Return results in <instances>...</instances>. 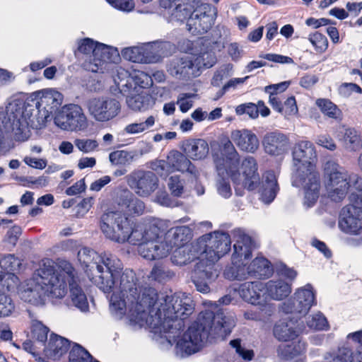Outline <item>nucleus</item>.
Returning a JSON list of instances; mask_svg holds the SVG:
<instances>
[{
  "mask_svg": "<svg viewBox=\"0 0 362 362\" xmlns=\"http://www.w3.org/2000/svg\"><path fill=\"white\" fill-rule=\"evenodd\" d=\"M90 280L105 293L113 292L110 310L119 317L127 313L130 320L139 326L147 325L155 333L167 334L168 341H176V354L183 358L199 351L211 337L224 339L230 334V313L206 311L199 314L179 339L183 320L194 311V302L185 293H158L151 287L142 288L135 274L126 270L120 274L122 264L111 254L99 255L88 247L78 252Z\"/></svg>",
  "mask_w": 362,
  "mask_h": 362,
  "instance_id": "f257e3e1",
  "label": "nucleus"
},
{
  "mask_svg": "<svg viewBox=\"0 0 362 362\" xmlns=\"http://www.w3.org/2000/svg\"><path fill=\"white\" fill-rule=\"evenodd\" d=\"M67 284L73 305L81 310H86L88 300L81 286L78 272L64 259L59 260L57 266L50 259H42L21 292V298L34 305L43 304L45 298L49 296L62 298L66 294Z\"/></svg>",
  "mask_w": 362,
  "mask_h": 362,
  "instance_id": "f03ea898",
  "label": "nucleus"
},
{
  "mask_svg": "<svg viewBox=\"0 0 362 362\" xmlns=\"http://www.w3.org/2000/svg\"><path fill=\"white\" fill-rule=\"evenodd\" d=\"M325 187L328 197L334 202L342 201L351 187L358 192L349 196L351 204L341 212L339 227L344 233L358 235L362 230V179L356 173H349L337 162L329 160L323 165Z\"/></svg>",
  "mask_w": 362,
  "mask_h": 362,
  "instance_id": "7ed1b4c3",
  "label": "nucleus"
},
{
  "mask_svg": "<svg viewBox=\"0 0 362 362\" xmlns=\"http://www.w3.org/2000/svg\"><path fill=\"white\" fill-rule=\"evenodd\" d=\"M100 226L102 232L111 240L119 243L128 242L139 247L141 244L158 239L164 230L165 223L150 218L132 227L130 220L121 212L111 211L102 215Z\"/></svg>",
  "mask_w": 362,
  "mask_h": 362,
  "instance_id": "20e7f679",
  "label": "nucleus"
},
{
  "mask_svg": "<svg viewBox=\"0 0 362 362\" xmlns=\"http://www.w3.org/2000/svg\"><path fill=\"white\" fill-rule=\"evenodd\" d=\"M315 158V147L311 142L302 141L294 146L292 185L303 188V205L307 208L316 203L320 194V177L313 164Z\"/></svg>",
  "mask_w": 362,
  "mask_h": 362,
  "instance_id": "39448f33",
  "label": "nucleus"
},
{
  "mask_svg": "<svg viewBox=\"0 0 362 362\" xmlns=\"http://www.w3.org/2000/svg\"><path fill=\"white\" fill-rule=\"evenodd\" d=\"M257 160L252 156L245 157L237 165L233 171L227 170L228 175L237 186H241L248 190H254L259 185L261 199L266 204L271 203L279 191L276 175L272 171H267L262 175V182H259Z\"/></svg>",
  "mask_w": 362,
  "mask_h": 362,
  "instance_id": "423d86ee",
  "label": "nucleus"
},
{
  "mask_svg": "<svg viewBox=\"0 0 362 362\" xmlns=\"http://www.w3.org/2000/svg\"><path fill=\"white\" fill-rule=\"evenodd\" d=\"M78 52L86 56L84 68L94 73L108 71L120 59L116 48L95 42L90 38L83 39L79 42Z\"/></svg>",
  "mask_w": 362,
  "mask_h": 362,
  "instance_id": "0eeeda50",
  "label": "nucleus"
},
{
  "mask_svg": "<svg viewBox=\"0 0 362 362\" xmlns=\"http://www.w3.org/2000/svg\"><path fill=\"white\" fill-rule=\"evenodd\" d=\"M230 244L228 233L214 232L200 237L193 249L199 255V261H204L214 267L215 262L230 251Z\"/></svg>",
  "mask_w": 362,
  "mask_h": 362,
  "instance_id": "6e6552de",
  "label": "nucleus"
},
{
  "mask_svg": "<svg viewBox=\"0 0 362 362\" xmlns=\"http://www.w3.org/2000/svg\"><path fill=\"white\" fill-rule=\"evenodd\" d=\"M149 168L161 177H167L175 171L195 173L191 161L178 151H171L166 160L156 159L149 163Z\"/></svg>",
  "mask_w": 362,
  "mask_h": 362,
  "instance_id": "1a4fd4ad",
  "label": "nucleus"
},
{
  "mask_svg": "<svg viewBox=\"0 0 362 362\" xmlns=\"http://www.w3.org/2000/svg\"><path fill=\"white\" fill-rule=\"evenodd\" d=\"M54 124L63 130L71 132L85 131L88 126L83 109L75 104L62 107L54 117Z\"/></svg>",
  "mask_w": 362,
  "mask_h": 362,
  "instance_id": "9d476101",
  "label": "nucleus"
},
{
  "mask_svg": "<svg viewBox=\"0 0 362 362\" xmlns=\"http://www.w3.org/2000/svg\"><path fill=\"white\" fill-rule=\"evenodd\" d=\"M217 11L213 6L206 3H197L187 21V30L193 35L206 33L214 23Z\"/></svg>",
  "mask_w": 362,
  "mask_h": 362,
  "instance_id": "9b49d317",
  "label": "nucleus"
},
{
  "mask_svg": "<svg viewBox=\"0 0 362 362\" xmlns=\"http://www.w3.org/2000/svg\"><path fill=\"white\" fill-rule=\"evenodd\" d=\"M127 185L141 197H148L158 187V178L153 171L135 169L125 177Z\"/></svg>",
  "mask_w": 362,
  "mask_h": 362,
  "instance_id": "f8f14e48",
  "label": "nucleus"
},
{
  "mask_svg": "<svg viewBox=\"0 0 362 362\" xmlns=\"http://www.w3.org/2000/svg\"><path fill=\"white\" fill-rule=\"evenodd\" d=\"M238 294L245 301L258 305L267 315H270L274 310V304L267 302L265 284L260 281H247L242 284Z\"/></svg>",
  "mask_w": 362,
  "mask_h": 362,
  "instance_id": "ddd939ff",
  "label": "nucleus"
},
{
  "mask_svg": "<svg viewBox=\"0 0 362 362\" xmlns=\"http://www.w3.org/2000/svg\"><path fill=\"white\" fill-rule=\"evenodd\" d=\"M245 265L246 264L241 268H239L238 266L226 269L224 275L228 279L242 281L247 279L248 276L268 278L273 272L270 263L264 257H256L247 268H245Z\"/></svg>",
  "mask_w": 362,
  "mask_h": 362,
  "instance_id": "4468645a",
  "label": "nucleus"
},
{
  "mask_svg": "<svg viewBox=\"0 0 362 362\" xmlns=\"http://www.w3.org/2000/svg\"><path fill=\"white\" fill-rule=\"evenodd\" d=\"M315 303V293L308 284L297 289L293 296L282 304L281 310L285 313L305 315Z\"/></svg>",
  "mask_w": 362,
  "mask_h": 362,
  "instance_id": "2eb2a0df",
  "label": "nucleus"
},
{
  "mask_svg": "<svg viewBox=\"0 0 362 362\" xmlns=\"http://www.w3.org/2000/svg\"><path fill=\"white\" fill-rule=\"evenodd\" d=\"M90 115L98 122H107L115 118L120 112L118 100L111 98H93L86 103Z\"/></svg>",
  "mask_w": 362,
  "mask_h": 362,
  "instance_id": "dca6fc26",
  "label": "nucleus"
},
{
  "mask_svg": "<svg viewBox=\"0 0 362 362\" xmlns=\"http://www.w3.org/2000/svg\"><path fill=\"white\" fill-rule=\"evenodd\" d=\"M194 57L183 55L171 59L167 64V71L178 79L187 80L199 75L198 64L194 62Z\"/></svg>",
  "mask_w": 362,
  "mask_h": 362,
  "instance_id": "f3484780",
  "label": "nucleus"
},
{
  "mask_svg": "<svg viewBox=\"0 0 362 362\" xmlns=\"http://www.w3.org/2000/svg\"><path fill=\"white\" fill-rule=\"evenodd\" d=\"M233 144L231 139L227 137L221 141L223 158L214 159L216 168L219 175H223L227 170L233 171L240 163V156Z\"/></svg>",
  "mask_w": 362,
  "mask_h": 362,
  "instance_id": "a211bd4d",
  "label": "nucleus"
},
{
  "mask_svg": "<svg viewBox=\"0 0 362 362\" xmlns=\"http://www.w3.org/2000/svg\"><path fill=\"white\" fill-rule=\"evenodd\" d=\"M218 276V271L207 264L204 261H199L195 264L192 272V281L199 292L206 293L209 292V284L215 280Z\"/></svg>",
  "mask_w": 362,
  "mask_h": 362,
  "instance_id": "6ab92c4d",
  "label": "nucleus"
},
{
  "mask_svg": "<svg viewBox=\"0 0 362 362\" xmlns=\"http://www.w3.org/2000/svg\"><path fill=\"white\" fill-rule=\"evenodd\" d=\"M8 122L11 124L13 137L16 141H25L30 136V127L23 116L19 115L18 106L10 104L6 107Z\"/></svg>",
  "mask_w": 362,
  "mask_h": 362,
  "instance_id": "aec40b11",
  "label": "nucleus"
},
{
  "mask_svg": "<svg viewBox=\"0 0 362 362\" xmlns=\"http://www.w3.org/2000/svg\"><path fill=\"white\" fill-rule=\"evenodd\" d=\"M171 250L172 246L164 243L160 235L158 239L149 240L138 247L139 254L149 260L165 257Z\"/></svg>",
  "mask_w": 362,
  "mask_h": 362,
  "instance_id": "412c9836",
  "label": "nucleus"
},
{
  "mask_svg": "<svg viewBox=\"0 0 362 362\" xmlns=\"http://www.w3.org/2000/svg\"><path fill=\"white\" fill-rule=\"evenodd\" d=\"M255 247V243L251 237L245 233H240L233 245L234 252L232 256L233 266L229 269L235 268L238 266L239 268H241L244 266L245 264V260L250 258Z\"/></svg>",
  "mask_w": 362,
  "mask_h": 362,
  "instance_id": "4be33fe9",
  "label": "nucleus"
},
{
  "mask_svg": "<svg viewBox=\"0 0 362 362\" xmlns=\"http://www.w3.org/2000/svg\"><path fill=\"white\" fill-rule=\"evenodd\" d=\"M122 55L125 59L135 63H154L159 59V56L150 44L124 48L122 51Z\"/></svg>",
  "mask_w": 362,
  "mask_h": 362,
  "instance_id": "5701e85b",
  "label": "nucleus"
},
{
  "mask_svg": "<svg viewBox=\"0 0 362 362\" xmlns=\"http://www.w3.org/2000/svg\"><path fill=\"white\" fill-rule=\"evenodd\" d=\"M116 203L122 211L130 216H140L145 210L144 202L127 189L117 193Z\"/></svg>",
  "mask_w": 362,
  "mask_h": 362,
  "instance_id": "b1692460",
  "label": "nucleus"
},
{
  "mask_svg": "<svg viewBox=\"0 0 362 362\" xmlns=\"http://www.w3.org/2000/svg\"><path fill=\"white\" fill-rule=\"evenodd\" d=\"M19 115L23 117L30 127L40 129L45 126L46 122L51 117L48 115L47 110H43L37 106L27 104L23 108L18 107Z\"/></svg>",
  "mask_w": 362,
  "mask_h": 362,
  "instance_id": "393cba45",
  "label": "nucleus"
},
{
  "mask_svg": "<svg viewBox=\"0 0 362 362\" xmlns=\"http://www.w3.org/2000/svg\"><path fill=\"white\" fill-rule=\"evenodd\" d=\"M230 139L236 146L243 151L253 153L259 148V139L250 130L235 129L230 133Z\"/></svg>",
  "mask_w": 362,
  "mask_h": 362,
  "instance_id": "a878e982",
  "label": "nucleus"
},
{
  "mask_svg": "<svg viewBox=\"0 0 362 362\" xmlns=\"http://www.w3.org/2000/svg\"><path fill=\"white\" fill-rule=\"evenodd\" d=\"M262 145L267 153L280 156L286 151L288 139L284 134L279 132H269L264 135Z\"/></svg>",
  "mask_w": 362,
  "mask_h": 362,
  "instance_id": "bb28decb",
  "label": "nucleus"
},
{
  "mask_svg": "<svg viewBox=\"0 0 362 362\" xmlns=\"http://www.w3.org/2000/svg\"><path fill=\"white\" fill-rule=\"evenodd\" d=\"M39 100L36 102L37 106L43 110H47L51 117L53 112L60 107L63 102V95L56 90L45 89L39 93Z\"/></svg>",
  "mask_w": 362,
  "mask_h": 362,
  "instance_id": "cd10ccee",
  "label": "nucleus"
},
{
  "mask_svg": "<svg viewBox=\"0 0 362 362\" xmlns=\"http://www.w3.org/2000/svg\"><path fill=\"white\" fill-rule=\"evenodd\" d=\"M267 302L269 300H281L291 292V286L282 279L269 280L265 284Z\"/></svg>",
  "mask_w": 362,
  "mask_h": 362,
  "instance_id": "c85d7f7f",
  "label": "nucleus"
},
{
  "mask_svg": "<svg viewBox=\"0 0 362 362\" xmlns=\"http://www.w3.org/2000/svg\"><path fill=\"white\" fill-rule=\"evenodd\" d=\"M185 153L194 160H201L206 157L209 148L208 143L202 139L186 140L182 145Z\"/></svg>",
  "mask_w": 362,
  "mask_h": 362,
  "instance_id": "c756f323",
  "label": "nucleus"
},
{
  "mask_svg": "<svg viewBox=\"0 0 362 362\" xmlns=\"http://www.w3.org/2000/svg\"><path fill=\"white\" fill-rule=\"evenodd\" d=\"M191 238V231L189 227L182 226L170 229L165 235L163 242L173 247L186 245L185 243Z\"/></svg>",
  "mask_w": 362,
  "mask_h": 362,
  "instance_id": "7c9ffc66",
  "label": "nucleus"
},
{
  "mask_svg": "<svg viewBox=\"0 0 362 362\" xmlns=\"http://www.w3.org/2000/svg\"><path fill=\"white\" fill-rule=\"evenodd\" d=\"M71 342L60 336L51 334L48 345L45 348L46 354L54 360L59 359L70 347Z\"/></svg>",
  "mask_w": 362,
  "mask_h": 362,
  "instance_id": "2f4dec72",
  "label": "nucleus"
},
{
  "mask_svg": "<svg viewBox=\"0 0 362 362\" xmlns=\"http://www.w3.org/2000/svg\"><path fill=\"white\" fill-rule=\"evenodd\" d=\"M299 333L300 329L292 321H280L274 328V334L280 341L293 340Z\"/></svg>",
  "mask_w": 362,
  "mask_h": 362,
  "instance_id": "473e14b6",
  "label": "nucleus"
},
{
  "mask_svg": "<svg viewBox=\"0 0 362 362\" xmlns=\"http://www.w3.org/2000/svg\"><path fill=\"white\" fill-rule=\"evenodd\" d=\"M126 103L132 110L146 111L153 107L155 103L153 97L146 93L129 95L127 98Z\"/></svg>",
  "mask_w": 362,
  "mask_h": 362,
  "instance_id": "72a5a7b5",
  "label": "nucleus"
},
{
  "mask_svg": "<svg viewBox=\"0 0 362 362\" xmlns=\"http://www.w3.org/2000/svg\"><path fill=\"white\" fill-rule=\"evenodd\" d=\"M194 7V5L189 4L186 0H177L175 6L169 11L170 20L180 22L187 20Z\"/></svg>",
  "mask_w": 362,
  "mask_h": 362,
  "instance_id": "f704fd0d",
  "label": "nucleus"
},
{
  "mask_svg": "<svg viewBox=\"0 0 362 362\" xmlns=\"http://www.w3.org/2000/svg\"><path fill=\"white\" fill-rule=\"evenodd\" d=\"M199 254L195 252L193 249V245L180 246L175 250L171 257V260L173 264L179 266L185 265L189 262L194 256ZM199 258V257H197Z\"/></svg>",
  "mask_w": 362,
  "mask_h": 362,
  "instance_id": "c9c22d12",
  "label": "nucleus"
},
{
  "mask_svg": "<svg viewBox=\"0 0 362 362\" xmlns=\"http://www.w3.org/2000/svg\"><path fill=\"white\" fill-rule=\"evenodd\" d=\"M305 351V344L298 341L279 346L278 355L284 360H291Z\"/></svg>",
  "mask_w": 362,
  "mask_h": 362,
  "instance_id": "e433bc0d",
  "label": "nucleus"
},
{
  "mask_svg": "<svg viewBox=\"0 0 362 362\" xmlns=\"http://www.w3.org/2000/svg\"><path fill=\"white\" fill-rule=\"evenodd\" d=\"M230 36V30L224 25H217L211 33V42L214 48L221 51L228 42Z\"/></svg>",
  "mask_w": 362,
  "mask_h": 362,
  "instance_id": "4c0bfd02",
  "label": "nucleus"
},
{
  "mask_svg": "<svg viewBox=\"0 0 362 362\" xmlns=\"http://www.w3.org/2000/svg\"><path fill=\"white\" fill-rule=\"evenodd\" d=\"M21 266V260L14 255H4L0 260V281L3 279L4 272H18Z\"/></svg>",
  "mask_w": 362,
  "mask_h": 362,
  "instance_id": "58836bf2",
  "label": "nucleus"
},
{
  "mask_svg": "<svg viewBox=\"0 0 362 362\" xmlns=\"http://www.w3.org/2000/svg\"><path fill=\"white\" fill-rule=\"evenodd\" d=\"M109 160L114 166L129 165L134 161V154L131 151L117 150L109 154Z\"/></svg>",
  "mask_w": 362,
  "mask_h": 362,
  "instance_id": "ea45409f",
  "label": "nucleus"
},
{
  "mask_svg": "<svg viewBox=\"0 0 362 362\" xmlns=\"http://www.w3.org/2000/svg\"><path fill=\"white\" fill-rule=\"evenodd\" d=\"M344 146L350 151H358L362 148V140L360 134L354 129H346L344 136Z\"/></svg>",
  "mask_w": 362,
  "mask_h": 362,
  "instance_id": "a19ab883",
  "label": "nucleus"
},
{
  "mask_svg": "<svg viewBox=\"0 0 362 362\" xmlns=\"http://www.w3.org/2000/svg\"><path fill=\"white\" fill-rule=\"evenodd\" d=\"M93 358L81 345L74 343L69 354V362H90Z\"/></svg>",
  "mask_w": 362,
  "mask_h": 362,
  "instance_id": "79ce46f5",
  "label": "nucleus"
},
{
  "mask_svg": "<svg viewBox=\"0 0 362 362\" xmlns=\"http://www.w3.org/2000/svg\"><path fill=\"white\" fill-rule=\"evenodd\" d=\"M316 105L320 107L325 115L336 119L341 117V110L329 100L317 99L316 100Z\"/></svg>",
  "mask_w": 362,
  "mask_h": 362,
  "instance_id": "37998d69",
  "label": "nucleus"
},
{
  "mask_svg": "<svg viewBox=\"0 0 362 362\" xmlns=\"http://www.w3.org/2000/svg\"><path fill=\"white\" fill-rule=\"evenodd\" d=\"M49 329L44 325L40 321L32 320L31 322V333L33 338L37 343L44 345L47 339Z\"/></svg>",
  "mask_w": 362,
  "mask_h": 362,
  "instance_id": "c03bdc74",
  "label": "nucleus"
},
{
  "mask_svg": "<svg viewBox=\"0 0 362 362\" xmlns=\"http://www.w3.org/2000/svg\"><path fill=\"white\" fill-rule=\"evenodd\" d=\"M156 117L151 115L142 122H135L127 125L124 128V132L129 134H135L144 132L155 124Z\"/></svg>",
  "mask_w": 362,
  "mask_h": 362,
  "instance_id": "a18cd8bd",
  "label": "nucleus"
},
{
  "mask_svg": "<svg viewBox=\"0 0 362 362\" xmlns=\"http://www.w3.org/2000/svg\"><path fill=\"white\" fill-rule=\"evenodd\" d=\"M15 311V304L12 298L0 291V317L11 316Z\"/></svg>",
  "mask_w": 362,
  "mask_h": 362,
  "instance_id": "49530a36",
  "label": "nucleus"
},
{
  "mask_svg": "<svg viewBox=\"0 0 362 362\" xmlns=\"http://www.w3.org/2000/svg\"><path fill=\"white\" fill-rule=\"evenodd\" d=\"M74 146L81 152L89 153L95 151L99 144L95 139H76L74 141Z\"/></svg>",
  "mask_w": 362,
  "mask_h": 362,
  "instance_id": "de8ad7c7",
  "label": "nucleus"
},
{
  "mask_svg": "<svg viewBox=\"0 0 362 362\" xmlns=\"http://www.w3.org/2000/svg\"><path fill=\"white\" fill-rule=\"evenodd\" d=\"M308 40L315 47L316 52L319 53H322L327 49L328 41L327 37L318 32L310 34Z\"/></svg>",
  "mask_w": 362,
  "mask_h": 362,
  "instance_id": "09e8293b",
  "label": "nucleus"
},
{
  "mask_svg": "<svg viewBox=\"0 0 362 362\" xmlns=\"http://www.w3.org/2000/svg\"><path fill=\"white\" fill-rule=\"evenodd\" d=\"M307 325L309 327L315 329H325L328 327L327 319L321 313L309 316Z\"/></svg>",
  "mask_w": 362,
  "mask_h": 362,
  "instance_id": "8fccbe9b",
  "label": "nucleus"
},
{
  "mask_svg": "<svg viewBox=\"0 0 362 362\" xmlns=\"http://www.w3.org/2000/svg\"><path fill=\"white\" fill-rule=\"evenodd\" d=\"M174 273L163 266H155L149 275V278L158 281H163L171 279Z\"/></svg>",
  "mask_w": 362,
  "mask_h": 362,
  "instance_id": "3c124183",
  "label": "nucleus"
},
{
  "mask_svg": "<svg viewBox=\"0 0 362 362\" xmlns=\"http://www.w3.org/2000/svg\"><path fill=\"white\" fill-rule=\"evenodd\" d=\"M194 93H180L177 100V104L182 112H187L193 105Z\"/></svg>",
  "mask_w": 362,
  "mask_h": 362,
  "instance_id": "603ef678",
  "label": "nucleus"
},
{
  "mask_svg": "<svg viewBox=\"0 0 362 362\" xmlns=\"http://www.w3.org/2000/svg\"><path fill=\"white\" fill-rule=\"evenodd\" d=\"M135 83L143 88H147L153 85V79L151 76L143 71L135 72L133 76Z\"/></svg>",
  "mask_w": 362,
  "mask_h": 362,
  "instance_id": "864d4df0",
  "label": "nucleus"
},
{
  "mask_svg": "<svg viewBox=\"0 0 362 362\" xmlns=\"http://www.w3.org/2000/svg\"><path fill=\"white\" fill-rule=\"evenodd\" d=\"M168 187L175 197H180L183 193V182L179 176H171L168 181Z\"/></svg>",
  "mask_w": 362,
  "mask_h": 362,
  "instance_id": "5fc2aeb1",
  "label": "nucleus"
},
{
  "mask_svg": "<svg viewBox=\"0 0 362 362\" xmlns=\"http://www.w3.org/2000/svg\"><path fill=\"white\" fill-rule=\"evenodd\" d=\"M230 344L235 349L236 353L245 361L252 360L254 353L252 350L245 349L240 345L239 339H234L230 341Z\"/></svg>",
  "mask_w": 362,
  "mask_h": 362,
  "instance_id": "6e6d98bb",
  "label": "nucleus"
},
{
  "mask_svg": "<svg viewBox=\"0 0 362 362\" xmlns=\"http://www.w3.org/2000/svg\"><path fill=\"white\" fill-rule=\"evenodd\" d=\"M144 3H147L151 0H141ZM112 6L122 11H131L134 4L133 0H107Z\"/></svg>",
  "mask_w": 362,
  "mask_h": 362,
  "instance_id": "4d7b16f0",
  "label": "nucleus"
},
{
  "mask_svg": "<svg viewBox=\"0 0 362 362\" xmlns=\"http://www.w3.org/2000/svg\"><path fill=\"white\" fill-rule=\"evenodd\" d=\"M353 353L349 348L339 349L330 362H353Z\"/></svg>",
  "mask_w": 362,
  "mask_h": 362,
  "instance_id": "13d9d810",
  "label": "nucleus"
},
{
  "mask_svg": "<svg viewBox=\"0 0 362 362\" xmlns=\"http://www.w3.org/2000/svg\"><path fill=\"white\" fill-rule=\"evenodd\" d=\"M21 234V228L19 226H14L7 231L4 241L15 246Z\"/></svg>",
  "mask_w": 362,
  "mask_h": 362,
  "instance_id": "bf43d9fd",
  "label": "nucleus"
},
{
  "mask_svg": "<svg viewBox=\"0 0 362 362\" xmlns=\"http://www.w3.org/2000/svg\"><path fill=\"white\" fill-rule=\"evenodd\" d=\"M218 193L224 198H228L232 194V190L229 182L223 178L218 180L216 182Z\"/></svg>",
  "mask_w": 362,
  "mask_h": 362,
  "instance_id": "052dcab7",
  "label": "nucleus"
},
{
  "mask_svg": "<svg viewBox=\"0 0 362 362\" xmlns=\"http://www.w3.org/2000/svg\"><path fill=\"white\" fill-rule=\"evenodd\" d=\"M316 144L323 148L329 151H334L337 148V145L333 139L329 135H320L315 141Z\"/></svg>",
  "mask_w": 362,
  "mask_h": 362,
  "instance_id": "680f3d73",
  "label": "nucleus"
},
{
  "mask_svg": "<svg viewBox=\"0 0 362 362\" xmlns=\"http://www.w3.org/2000/svg\"><path fill=\"white\" fill-rule=\"evenodd\" d=\"M153 146L149 143L141 142L139 144L137 148L131 151V153L134 154V160L143 156L144 155L148 154L151 152Z\"/></svg>",
  "mask_w": 362,
  "mask_h": 362,
  "instance_id": "e2e57ef3",
  "label": "nucleus"
},
{
  "mask_svg": "<svg viewBox=\"0 0 362 362\" xmlns=\"http://www.w3.org/2000/svg\"><path fill=\"white\" fill-rule=\"evenodd\" d=\"M231 69L232 66L228 65L225 69H221L215 73L211 82V85L216 87L220 86L223 80L228 76V72Z\"/></svg>",
  "mask_w": 362,
  "mask_h": 362,
  "instance_id": "0e129e2a",
  "label": "nucleus"
},
{
  "mask_svg": "<svg viewBox=\"0 0 362 362\" xmlns=\"http://www.w3.org/2000/svg\"><path fill=\"white\" fill-rule=\"evenodd\" d=\"M347 338H351L354 341L360 344V347L357 349L356 360V362H362V330L349 334Z\"/></svg>",
  "mask_w": 362,
  "mask_h": 362,
  "instance_id": "69168bd1",
  "label": "nucleus"
},
{
  "mask_svg": "<svg viewBox=\"0 0 362 362\" xmlns=\"http://www.w3.org/2000/svg\"><path fill=\"white\" fill-rule=\"evenodd\" d=\"M285 108H284V113L285 117L288 115H295L298 112V107L294 97L288 98L284 103Z\"/></svg>",
  "mask_w": 362,
  "mask_h": 362,
  "instance_id": "338daca9",
  "label": "nucleus"
},
{
  "mask_svg": "<svg viewBox=\"0 0 362 362\" xmlns=\"http://www.w3.org/2000/svg\"><path fill=\"white\" fill-rule=\"evenodd\" d=\"M86 189L84 179L76 182L74 185L66 189V194L69 196L76 195L83 192Z\"/></svg>",
  "mask_w": 362,
  "mask_h": 362,
  "instance_id": "774afa93",
  "label": "nucleus"
}]
</instances>
